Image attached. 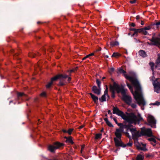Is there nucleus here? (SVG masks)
<instances>
[{
	"instance_id": "1",
	"label": "nucleus",
	"mask_w": 160,
	"mask_h": 160,
	"mask_svg": "<svg viewBox=\"0 0 160 160\" xmlns=\"http://www.w3.org/2000/svg\"><path fill=\"white\" fill-rule=\"evenodd\" d=\"M120 72L123 73V74L126 78L131 82L132 84L135 88V90L134 93L132 86L129 83H127V86L129 88L131 92L133 94L134 98L138 103L139 105H145V102L141 93V87L138 81L135 77L128 75L126 74V72L123 70H121Z\"/></svg>"
},
{
	"instance_id": "2",
	"label": "nucleus",
	"mask_w": 160,
	"mask_h": 160,
	"mask_svg": "<svg viewBox=\"0 0 160 160\" xmlns=\"http://www.w3.org/2000/svg\"><path fill=\"white\" fill-rule=\"evenodd\" d=\"M113 113L120 116L123 120L131 124H136L137 122L142 120V118L140 114H138L137 116L132 112H126L125 114L116 107H113Z\"/></svg>"
},
{
	"instance_id": "3",
	"label": "nucleus",
	"mask_w": 160,
	"mask_h": 160,
	"mask_svg": "<svg viewBox=\"0 0 160 160\" xmlns=\"http://www.w3.org/2000/svg\"><path fill=\"white\" fill-rule=\"evenodd\" d=\"M129 130L132 133L133 139L136 138L141 136H147L148 137H151L152 136L151 129L150 128H141V131L137 130L136 128H130Z\"/></svg>"
},
{
	"instance_id": "4",
	"label": "nucleus",
	"mask_w": 160,
	"mask_h": 160,
	"mask_svg": "<svg viewBox=\"0 0 160 160\" xmlns=\"http://www.w3.org/2000/svg\"><path fill=\"white\" fill-rule=\"evenodd\" d=\"M110 90L111 92H114L118 93H121L122 94H124L125 92V89L123 87L115 82L112 84L110 85Z\"/></svg>"
},
{
	"instance_id": "5",
	"label": "nucleus",
	"mask_w": 160,
	"mask_h": 160,
	"mask_svg": "<svg viewBox=\"0 0 160 160\" xmlns=\"http://www.w3.org/2000/svg\"><path fill=\"white\" fill-rule=\"evenodd\" d=\"M67 77V76L66 75H63L62 74H59L51 78V82H49L46 85V88H49L52 85L53 82L57 80V79L62 78H66Z\"/></svg>"
},
{
	"instance_id": "6",
	"label": "nucleus",
	"mask_w": 160,
	"mask_h": 160,
	"mask_svg": "<svg viewBox=\"0 0 160 160\" xmlns=\"http://www.w3.org/2000/svg\"><path fill=\"white\" fill-rule=\"evenodd\" d=\"M62 145V143L57 142L55 143L53 145L49 146L48 149L51 152H53L55 149L61 147Z\"/></svg>"
},
{
	"instance_id": "7",
	"label": "nucleus",
	"mask_w": 160,
	"mask_h": 160,
	"mask_svg": "<svg viewBox=\"0 0 160 160\" xmlns=\"http://www.w3.org/2000/svg\"><path fill=\"white\" fill-rule=\"evenodd\" d=\"M125 125L120 127L119 128L116 129V131L115 132V135L116 137V138L118 139H121L122 137V135L123 131V128H126Z\"/></svg>"
},
{
	"instance_id": "8",
	"label": "nucleus",
	"mask_w": 160,
	"mask_h": 160,
	"mask_svg": "<svg viewBox=\"0 0 160 160\" xmlns=\"http://www.w3.org/2000/svg\"><path fill=\"white\" fill-rule=\"evenodd\" d=\"M147 120L149 125L152 128H156V120L153 116L149 115L147 118Z\"/></svg>"
},
{
	"instance_id": "9",
	"label": "nucleus",
	"mask_w": 160,
	"mask_h": 160,
	"mask_svg": "<svg viewBox=\"0 0 160 160\" xmlns=\"http://www.w3.org/2000/svg\"><path fill=\"white\" fill-rule=\"evenodd\" d=\"M126 91L125 90V92L124 94H122V99L127 104L130 105L132 102V98L130 96L126 95Z\"/></svg>"
},
{
	"instance_id": "10",
	"label": "nucleus",
	"mask_w": 160,
	"mask_h": 160,
	"mask_svg": "<svg viewBox=\"0 0 160 160\" xmlns=\"http://www.w3.org/2000/svg\"><path fill=\"white\" fill-rule=\"evenodd\" d=\"M154 91L157 93H159L160 90V78L157 79L153 84Z\"/></svg>"
},
{
	"instance_id": "11",
	"label": "nucleus",
	"mask_w": 160,
	"mask_h": 160,
	"mask_svg": "<svg viewBox=\"0 0 160 160\" xmlns=\"http://www.w3.org/2000/svg\"><path fill=\"white\" fill-rule=\"evenodd\" d=\"M114 140L115 142V146L116 147H126V145H125L122 142L121 139H118L116 138H114Z\"/></svg>"
},
{
	"instance_id": "12",
	"label": "nucleus",
	"mask_w": 160,
	"mask_h": 160,
	"mask_svg": "<svg viewBox=\"0 0 160 160\" xmlns=\"http://www.w3.org/2000/svg\"><path fill=\"white\" fill-rule=\"evenodd\" d=\"M106 97L108 98L109 97V96L108 95V88L107 87L104 91V95L102 96L101 98H100V101L102 102L105 101H106Z\"/></svg>"
},
{
	"instance_id": "13",
	"label": "nucleus",
	"mask_w": 160,
	"mask_h": 160,
	"mask_svg": "<svg viewBox=\"0 0 160 160\" xmlns=\"http://www.w3.org/2000/svg\"><path fill=\"white\" fill-rule=\"evenodd\" d=\"M151 41L154 45L160 44V39L158 38H152Z\"/></svg>"
},
{
	"instance_id": "14",
	"label": "nucleus",
	"mask_w": 160,
	"mask_h": 160,
	"mask_svg": "<svg viewBox=\"0 0 160 160\" xmlns=\"http://www.w3.org/2000/svg\"><path fill=\"white\" fill-rule=\"evenodd\" d=\"M146 146L145 144H141L137 146V147L138 149L146 151L147 150V149L146 148Z\"/></svg>"
},
{
	"instance_id": "15",
	"label": "nucleus",
	"mask_w": 160,
	"mask_h": 160,
	"mask_svg": "<svg viewBox=\"0 0 160 160\" xmlns=\"http://www.w3.org/2000/svg\"><path fill=\"white\" fill-rule=\"evenodd\" d=\"M92 90L95 93L97 94H100V89H98L96 86H93L92 87Z\"/></svg>"
},
{
	"instance_id": "16",
	"label": "nucleus",
	"mask_w": 160,
	"mask_h": 160,
	"mask_svg": "<svg viewBox=\"0 0 160 160\" xmlns=\"http://www.w3.org/2000/svg\"><path fill=\"white\" fill-rule=\"evenodd\" d=\"M65 138L66 139V142L70 143L72 144L74 143V142L72 141V138L71 137H65Z\"/></svg>"
},
{
	"instance_id": "17",
	"label": "nucleus",
	"mask_w": 160,
	"mask_h": 160,
	"mask_svg": "<svg viewBox=\"0 0 160 160\" xmlns=\"http://www.w3.org/2000/svg\"><path fill=\"white\" fill-rule=\"evenodd\" d=\"M139 54L140 56L142 57H145L147 56V54L145 52L142 50H140L139 52Z\"/></svg>"
},
{
	"instance_id": "18",
	"label": "nucleus",
	"mask_w": 160,
	"mask_h": 160,
	"mask_svg": "<svg viewBox=\"0 0 160 160\" xmlns=\"http://www.w3.org/2000/svg\"><path fill=\"white\" fill-rule=\"evenodd\" d=\"M90 94L94 102L96 103L98 100V98L91 93H90Z\"/></svg>"
},
{
	"instance_id": "19",
	"label": "nucleus",
	"mask_w": 160,
	"mask_h": 160,
	"mask_svg": "<svg viewBox=\"0 0 160 160\" xmlns=\"http://www.w3.org/2000/svg\"><path fill=\"white\" fill-rule=\"evenodd\" d=\"M121 56V54L118 52H114L112 56V57L118 58Z\"/></svg>"
},
{
	"instance_id": "20",
	"label": "nucleus",
	"mask_w": 160,
	"mask_h": 160,
	"mask_svg": "<svg viewBox=\"0 0 160 160\" xmlns=\"http://www.w3.org/2000/svg\"><path fill=\"white\" fill-rule=\"evenodd\" d=\"M148 140L150 142H153L154 143H151V144L153 145V146H155L156 145L155 143L156 142V140L155 139L153 138H150L148 139Z\"/></svg>"
},
{
	"instance_id": "21",
	"label": "nucleus",
	"mask_w": 160,
	"mask_h": 160,
	"mask_svg": "<svg viewBox=\"0 0 160 160\" xmlns=\"http://www.w3.org/2000/svg\"><path fill=\"white\" fill-rule=\"evenodd\" d=\"M143 155L139 154L137 155L136 158V160H143Z\"/></svg>"
},
{
	"instance_id": "22",
	"label": "nucleus",
	"mask_w": 160,
	"mask_h": 160,
	"mask_svg": "<svg viewBox=\"0 0 160 160\" xmlns=\"http://www.w3.org/2000/svg\"><path fill=\"white\" fill-rule=\"evenodd\" d=\"M119 43L117 41H113L110 43V45L112 47L118 46Z\"/></svg>"
},
{
	"instance_id": "23",
	"label": "nucleus",
	"mask_w": 160,
	"mask_h": 160,
	"mask_svg": "<svg viewBox=\"0 0 160 160\" xmlns=\"http://www.w3.org/2000/svg\"><path fill=\"white\" fill-rule=\"evenodd\" d=\"M94 52L91 53L86 55L85 57L83 58H82V60H84L86 58H90V57L91 56H93L94 55Z\"/></svg>"
},
{
	"instance_id": "24",
	"label": "nucleus",
	"mask_w": 160,
	"mask_h": 160,
	"mask_svg": "<svg viewBox=\"0 0 160 160\" xmlns=\"http://www.w3.org/2000/svg\"><path fill=\"white\" fill-rule=\"evenodd\" d=\"M102 134L101 133H97L95 135V139H99L102 138Z\"/></svg>"
},
{
	"instance_id": "25",
	"label": "nucleus",
	"mask_w": 160,
	"mask_h": 160,
	"mask_svg": "<svg viewBox=\"0 0 160 160\" xmlns=\"http://www.w3.org/2000/svg\"><path fill=\"white\" fill-rule=\"evenodd\" d=\"M113 120L114 121V122L116 123V124H117L118 126H119V127H121V126H124V125H123L122 123H118V122L116 118H113Z\"/></svg>"
},
{
	"instance_id": "26",
	"label": "nucleus",
	"mask_w": 160,
	"mask_h": 160,
	"mask_svg": "<svg viewBox=\"0 0 160 160\" xmlns=\"http://www.w3.org/2000/svg\"><path fill=\"white\" fill-rule=\"evenodd\" d=\"M142 28L141 29H136L135 32H134L133 35H135L136 34H137L138 33H141L142 32Z\"/></svg>"
},
{
	"instance_id": "27",
	"label": "nucleus",
	"mask_w": 160,
	"mask_h": 160,
	"mask_svg": "<svg viewBox=\"0 0 160 160\" xmlns=\"http://www.w3.org/2000/svg\"><path fill=\"white\" fill-rule=\"evenodd\" d=\"M151 26H148L146 27L143 28H142V30H148L151 29Z\"/></svg>"
},
{
	"instance_id": "28",
	"label": "nucleus",
	"mask_w": 160,
	"mask_h": 160,
	"mask_svg": "<svg viewBox=\"0 0 160 160\" xmlns=\"http://www.w3.org/2000/svg\"><path fill=\"white\" fill-rule=\"evenodd\" d=\"M36 56V54H35L33 53H29L28 54V56L29 57H31V58H34Z\"/></svg>"
},
{
	"instance_id": "29",
	"label": "nucleus",
	"mask_w": 160,
	"mask_h": 160,
	"mask_svg": "<svg viewBox=\"0 0 160 160\" xmlns=\"http://www.w3.org/2000/svg\"><path fill=\"white\" fill-rule=\"evenodd\" d=\"M114 68H112L109 69L108 72L110 74H112L114 72Z\"/></svg>"
},
{
	"instance_id": "30",
	"label": "nucleus",
	"mask_w": 160,
	"mask_h": 160,
	"mask_svg": "<svg viewBox=\"0 0 160 160\" xmlns=\"http://www.w3.org/2000/svg\"><path fill=\"white\" fill-rule=\"evenodd\" d=\"M73 129H70L67 131V133L69 134L70 135L72 133Z\"/></svg>"
},
{
	"instance_id": "31",
	"label": "nucleus",
	"mask_w": 160,
	"mask_h": 160,
	"mask_svg": "<svg viewBox=\"0 0 160 160\" xmlns=\"http://www.w3.org/2000/svg\"><path fill=\"white\" fill-rule=\"evenodd\" d=\"M25 94L22 92H19L18 93V97L23 96Z\"/></svg>"
},
{
	"instance_id": "32",
	"label": "nucleus",
	"mask_w": 160,
	"mask_h": 160,
	"mask_svg": "<svg viewBox=\"0 0 160 160\" xmlns=\"http://www.w3.org/2000/svg\"><path fill=\"white\" fill-rule=\"evenodd\" d=\"M62 75H65V74H62ZM66 76H67V77L66 78H59V79H63L66 78H68V82H70L71 80V78L70 77H68L67 75H66Z\"/></svg>"
},
{
	"instance_id": "33",
	"label": "nucleus",
	"mask_w": 160,
	"mask_h": 160,
	"mask_svg": "<svg viewBox=\"0 0 160 160\" xmlns=\"http://www.w3.org/2000/svg\"><path fill=\"white\" fill-rule=\"evenodd\" d=\"M106 123L109 127H113V126L111 123L109 121L107 122Z\"/></svg>"
},
{
	"instance_id": "34",
	"label": "nucleus",
	"mask_w": 160,
	"mask_h": 160,
	"mask_svg": "<svg viewBox=\"0 0 160 160\" xmlns=\"http://www.w3.org/2000/svg\"><path fill=\"white\" fill-rule=\"evenodd\" d=\"M96 82L98 85V86L99 87L100 85V82L98 79H97L96 80Z\"/></svg>"
},
{
	"instance_id": "35",
	"label": "nucleus",
	"mask_w": 160,
	"mask_h": 160,
	"mask_svg": "<svg viewBox=\"0 0 160 160\" xmlns=\"http://www.w3.org/2000/svg\"><path fill=\"white\" fill-rule=\"evenodd\" d=\"M46 95V93L45 92H43L40 94V96L41 97H45Z\"/></svg>"
},
{
	"instance_id": "36",
	"label": "nucleus",
	"mask_w": 160,
	"mask_h": 160,
	"mask_svg": "<svg viewBox=\"0 0 160 160\" xmlns=\"http://www.w3.org/2000/svg\"><path fill=\"white\" fill-rule=\"evenodd\" d=\"M129 25L131 26L134 27L135 26V24L133 22H131L129 24Z\"/></svg>"
},
{
	"instance_id": "37",
	"label": "nucleus",
	"mask_w": 160,
	"mask_h": 160,
	"mask_svg": "<svg viewBox=\"0 0 160 160\" xmlns=\"http://www.w3.org/2000/svg\"><path fill=\"white\" fill-rule=\"evenodd\" d=\"M141 32L144 35H146L148 33L146 31V30H142V31Z\"/></svg>"
},
{
	"instance_id": "38",
	"label": "nucleus",
	"mask_w": 160,
	"mask_h": 160,
	"mask_svg": "<svg viewBox=\"0 0 160 160\" xmlns=\"http://www.w3.org/2000/svg\"><path fill=\"white\" fill-rule=\"evenodd\" d=\"M136 1V0H131L130 1V3L132 4H133L135 3Z\"/></svg>"
},
{
	"instance_id": "39",
	"label": "nucleus",
	"mask_w": 160,
	"mask_h": 160,
	"mask_svg": "<svg viewBox=\"0 0 160 160\" xmlns=\"http://www.w3.org/2000/svg\"><path fill=\"white\" fill-rule=\"evenodd\" d=\"M131 106L133 108H135L136 107V105L135 104L133 103L131 104Z\"/></svg>"
},
{
	"instance_id": "40",
	"label": "nucleus",
	"mask_w": 160,
	"mask_h": 160,
	"mask_svg": "<svg viewBox=\"0 0 160 160\" xmlns=\"http://www.w3.org/2000/svg\"><path fill=\"white\" fill-rule=\"evenodd\" d=\"M112 93V97L113 98H114L115 97V93L116 92H111Z\"/></svg>"
},
{
	"instance_id": "41",
	"label": "nucleus",
	"mask_w": 160,
	"mask_h": 160,
	"mask_svg": "<svg viewBox=\"0 0 160 160\" xmlns=\"http://www.w3.org/2000/svg\"><path fill=\"white\" fill-rule=\"evenodd\" d=\"M132 145V144L131 143H128L126 145H126V146H129L130 147Z\"/></svg>"
},
{
	"instance_id": "42",
	"label": "nucleus",
	"mask_w": 160,
	"mask_h": 160,
	"mask_svg": "<svg viewBox=\"0 0 160 160\" xmlns=\"http://www.w3.org/2000/svg\"><path fill=\"white\" fill-rule=\"evenodd\" d=\"M84 147H85V145H83L82 146V148H81V152L82 153V151L83 149L84 148Z\"/></svg>"
},
{
	"instance_id": "43",
	"label": "nucleus",
	"mask_w": 160,
	"mask_h": 160,
	"mask_svg": "<svg viewBox=\"0 0 160 160\" xmlns=\"http://www.w3.org/2000/svg\"><path fill=\"white\" fill-rule=\"evenodd\" d=\"M149 64L151 67H153L154 66V63L152 62H150Z\"/></svg>"
},
{
	"instance_id": "44",
	"label": "nucleus",
	"mask_w": 160,
	"mask_h": 160,
	"mask_svg": "<svg viewBox=\"0 0 160 160\" xmlns=\"http://www.w3.org/2000/svg\"><path fill=\"white\" fill-rule=\"evenodd\" d=\"M136 29H135L134 28H131L130 29V30L132 31H133L134 32Z\"/></svg>"
},
{
	"instance_id": "45",
	"label": "nucleus",
	"mask_w": 160,
	"mask_h": 160,
	"mask_svg": "<svg viewBox=\"0 0 160 160\" xmlns=\"http://www.w3.org/2000/svg\"><path fill=\"white\" fill-rule=\"evenodd\" d=\"M157 62L158 63H159L160 62V58H158L157 60Z\"/></svg>"
},
{
	"instance_id": "46",
	"label": "nucleus",
	"mask_w": 160,
	"mask_h": 160,
	"mask_svg": "<svg viewBox=\"0 0 160 160\" xmlns=\"http://www.w3.org/2000/svg\"><path fill=\"white\" fill-rule=\"evenodd\" d=\"M108 114H110L111 115H112V114L110 110H108Z\"/></svg>"
},
{
	"instance_id": "47",
	"label": "nucleus",
	"mask_w": 160,
	"mask_h": 160,
	"mask_svg": "<svg viewBox=\"0 0 160 160\" xmlns=\"http://www.w3.org/2000/svg\"><path fill=\"white\" fill-rule=\"evenodd\" d=\"M160 103L159 102H157L155 103L154 104V105H158L160 104Z\"/></svg>"
},
{
	"instance_id": "48",
	"label": "nucleus",
	"mask_w": 160,
	"mask_h": 160,
	"mask_svg": "<svg viewBox=\"0 0 160 160\" xmlns=\"http://www.w3.org/2000/svg\"><path fill=\"white\" fill-rule=\"evenodd\" d=\"M83 127H84V126L83 125H81V126H80V127H79V129H81L82 128H83Z\"/></svg>"
},
{
	"instance_id": "49",
	"label": "nucleus",
	"mask_w": 160,
	"mask_h": 160,
	"mask_svg": "<svg viewBox=\"0 0 160 160\" xmlns=\"http://www.w3.org/2000/svg\"><path fill=\"white\" fill-rule=\"evenodd\" d=\"M136 19H139L140 18V17L139 16H137L136 17Z\"/></svg>"
},
{
	"instance_id": "50",
	"label": "nucleus",
	"mask_w": 160,
	"mask_h": 160,
	"mask_svg": "<svg viewBox=\"0 0 160 160\" xmlns=\"http://www.w3.org/2000/svg\"><path fill=\"white\" fill-rule=\"evenodd\" d=\"M105 121L106 122V123L108 121V119L107 118H105L104 119Z\"/></svg>"
},
{
	"instance_id": "51",
	"label": "nucleus",
	"mask_w": 160,
	"mask_h": 160,
	"mask_svg": "<svg viewBox=\"0 0 160 160\" xmlns=\"http://www.w3.org/2000/svg\"><path fill=\"white\" fill-rule=\"evenodd\" d=\"M62 131L64 133H67V131L66 130L63 129L62 130Z\"/></svg>"
},
{
	"instance_id": "52",
	"label": "nucleus",
	"mask_w": 160,
	"mask_h": 160,
	"mask_svg": "<svg viewBox=\"0 0 160 160\" xmlns=\"http://www.w3.org/2000/svg\"><path fill=\"white\" fill-rule=\"evenodd\" d=\"M144 22L143 21H142L141 22V25H143L144 24Z\"/></svg>"
},
{
	"instance_id": "53",
	"label": "nucleus",
	"mask_w": 160,
	"mask_h": 160,
	"mask_svg": "<svg viewBox=\"0 0 160 160\" xmlns=\"http://www.w3.org/2000/svg\"><path fill=\"white\" fill-rule=\"evenodd\" d=\"M160 25V22H158L156 23V25Z\"/></svg>"
},
{
	"instance_id": "54",
	"label": "nucleus",
	"mask_w": 160,
	"mask_h": 160,
	"mask_svg": "<svg viewBox=\"0 0 160 160\" xmlns=\"http://www.w3.org/2000/svg\"><path fill=\"white\" fill-rule=\"evenodd\" d=\"M48 160H58V159H57V158H54L52 159H48Z\"/></svg>"
},
{
	"instance_id": "55",
	"label": "nucleus",
	"mask_w": 160,
	"mask_h": 160,
	"mask_svg": "<svg viewBox=\"0 0 160 160\" xmlns=\"http://www.w3.org/2000/svg\"><path fill=\"white\" fill-rule=\"evenodd\" d=\"M39 120H38V124H40V122L39 121Z\"/></svg>"
},
{
	"instance_id": "56",
	"label": "nucleus",
	"mask_w": 160,
	"mask_h": 160,
	"mask_svg": "<svg viewBox=\"0 0 160 160\" xmlns=\"http://www.w3.org/2000/svg\"><path fill=\"white\" fill-rule=\"evenodd\" d=\"M105 77H103V78H102V79H105Z\"/></svg>"
},
{
	"instance_id": "57",
	"label": "nucleus",
	"mask_w": 160,
	"mask_h": 160,
	"mask_svg": "<svg viewBox=\"0 0 160 160\" xmlns=\"http://www.w3.org/2000/svg\"><path fill=\"white\" fill-rule=\"evenodd\" d=\"M103 131V129H102L101 130V132H102V131Z\"/></svg>"
},
{
	"instance_id": "58",
	"label": "nucleus",
	"mask_w": 160,
	"mask_h": 160,
	"mask_svg": "<svg viewBox=\"0 0 160 160\" xmlns=\"http://www.w3.org/2000/svg\"><path fill=\"white\" fill-rule=\"evenodd\" d=\"M72 71H73V70H71V72H72Z\"/></svg>"
},
{
	"instance_id": "59",
	"label": "nucleus",
	"mask_w": 160,
	"mask_h": 160,
	"mask_svg": "<svg viewBox=\"0 0 160 160\" xmlns=\"http://www.w3.org/2000/svg\"><path fill=\"white\" fill-rule=\"evenodd\" d=\"M106 57L107 58H108V56H106Z\"/></svg>"
},
{
	"instance_id": "60",
	"label": "nucleus",
	"mask_w": 160,
	"mask_h": 160,
	"mask_svg": "<svg viewBox=\"0 0 160 160\" xmlns=\"http://www.w3.org/2000/svg\"><path fill=\"white\" fill-rule=\"evenodd\" d=\"M112 116H111V117H110V118H112Z\"/></svg>"
}]
</instances>
